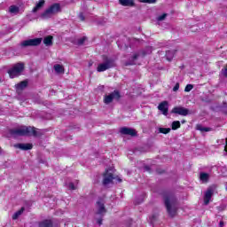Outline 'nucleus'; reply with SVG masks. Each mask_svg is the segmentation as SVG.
Returning a JSON list of instances; mask_svg holds the SVG:
<instances>
[{
  "instance_id": "nucleus-1",
  "label": "nucleus",
  "mask_w": 227,
  "mask_h": 227,
  "mask_svg": "<svg viewBox=\"0 0 227 227\" xmlns=\"http://www.w3.org/2000/svg\"><path fill=\"white\" fill-rule=\"evenodd\" d=\"M163 201L168 214L171 217H175V215H176V210H178V201L176 200V197H175V194L170 192L164 193Z\"/></svg>"
},
{
  "instance_id": "nucleus-2",
  "label": "nucleus",
  "mask_w": 227,
  "mask_h": 227,
  "mask_svg": "<svg viewBox=\"0 0 227 227\" xmlns=\"http://www.w3.org/2000/svg\"><path fill=\"white\" fill-rule=\"evenodd\" d=\"M9 134L12 137H20L22 136H34V137H40L42 136V133L36 131V129L35 127L26 126L21 128L12 129L9 130Z\"/></svg>"
},
{
  "instance_id": "nucleus-3",
  "label": "nucleus",
  "mask_w": 227,
  "mask_h": 227,
  "mask_svg": "<svg viewBox=\"0 0 227 227\" xmlns=\"http://www.w3.org/2000/svg\"><path fill=\"white\" fill-rule=\"evenodd\" d=\"M61 12V5L59 4H53L49 8H47L41 15L43 20H47L48 19H52L54 15Z\"/></svg>"
},
{
  "instance_id": "nucleus-4",
  "label": "nucleus",
  "mask_w": 227,
  "mask_h": 227,
  "mask_svg": "<svg viewBox=\"0 0 227 227\" xmlns=\"http://www.w3.org/2000/svg\"><path fill=\"white\" fill-rule=\"evenodd\" d=\"M116 65L114 64V59L108 58L107 56H103V63L98 64L97 67L98 72H106L109 68H114Z\"/></svg>"
},
{
  "instance_id": "nucleus-5",
  "label": "nucleus",
  "mask_w": 227,
  "mask_h": 227,
  "mask_svg": "<svg viewBox=\"0 0 227 227\" xmlns=\"http://www.w3.org/2000/svg\"><path fill=\"white\" fill-rule=\"evenodd\" d=\"M24 72V63L20 62L14 65L12 68L8 71V74L11 79H15V77H19Z\"/></svg>"
},
{
  "instance_id": "nucleus-6",
  "label": "nucleus",
  "mask_w": 227,
  "mask_h": 227,
  "mask_svg": "<svg viewBox=\"0 0 227 227\" xmlns=\"http://www.w3.org/2000/svg\"><path fill=\"white\" fill-rule=\"evenodd\" d=\"M121 98V95L120 94L119 90H114L109 95H106L104 98V103L106 105L111 104L114 100H120Z\"/></svg>"
},
{
  "instance_id": "nucleus-7",
  "label": "nucleus",
  "mask_w": 227,
  "mask_h": 227,
  "mask_svg": "<svg viewBox=\"0 0 227 227\" xmlns=\"http://www.w3.org/2000/svg\"><path fill=\"white\" fill-rule=\"evenodd\" d=\"M42 43V38L25 40L21 43V47H38Z\"/></svg>"
},
{
  "instance_id": "nucleus-8",
  "label": "nucleus",
  "mask_w": 227,
  "mask_h": 227,
  "mask_svg": "<svg viewBox=\"0 0 227 227\" xmlns=\"http://www.w3.org/2000/svg\"><path fill=\"white\" fill-rule=\"evenodd\" d=\"M96 215H100V217H104L106 214H107V209H106V206L102 200H98L96 203Z\"/></svg>"
},
{
  "instance_id": "nucleus-9",
  "label": "nucleus",
  "mask_w": 227,
  "mask_h": 227,
  "mask_svg": "<svg viewBox=\"0 0 227 227\" xmlns=\"http://www.w3.org/2000/svg\"><path fill=\"white\" fill-rule=\"evenodd\" d=\"M215 191V185H212L207 188L204 194V205H208V203H210V200H212Z\"/></svg>"
},
{
  "instance_id": "nucleus-10",
  "label": "nucleus",
  "mask_w": 227,
  "mask_h": 227,
  "mask_svg": "<svg viewBox=\"0 0 227 227\" xmlns=\"http://www.w3.org/2000/svg\"><path fill=\"white\" fill-rule=\"evenodd\" d=\"M174 114H179V116H187L191 114V110L184 106H176L172 109Z\"/></svg>"
},
{
  "instance_id": "nucleus-11",
  "label": "nucleus",
  "mask_w": 227,
  "mask_h": 227,
  "mask_svg": "<svg viewBox=\"0 0 227 227\" xmlns=\"http://www.w3.org/2000/svg\"><path fill=\"white\" fill-rule=\"evenodd\" d=\"M114 175L111 173V170H106L103 175V185H109V184H113V180H114Z\"/></svg>"
},
{
  "instance_id": "nucleus-12",
  "label": "nucleus",
  "mask_w": 227,
  "mask_h": 227,
  "mask_svg": "<svg viewBox=\"0 0 227 227\" xmlns=\"http://www.w3.org/2000/svg\"><path fill=\"white\" fill-rule=\"evenodd\" d=\"M120 132L123 136H131L132 137H134V136H137V134L136 132V129H130V128H128V127L121 128Z\"/></svg>"
},
{
  "instance_id": "nucleus-13",
  "label": "nucleus",
  "mask_w": 227,
  "mask_h": 227,
  "mask_svg": "<svg viewBox=\"0 0 227 227\" xmlns=\"http://www.w3.org/2000/svg\"><path fill=\"white\" fill-rule=\"evenodd\" d=\"M169 104L168 101H162L159 104L158 109L164 114V116H168V111H169Z\"/></svg>"
},
{
  "instance_id": "nucleus-14",
  "label": "nucleus",
  "mask_w": 227,
  "mask_h": 227,
  "mask_svg": "<svg viewBox=\"0 0 227 227\" xmlns=\"http://www.w3.org/2000/svg\"><path fill=\"white\" fill-rule=\"evenodd\" d=\"M43 6H45V0H39V2H37L35 4V6L33 8L32 13H36V12H40V10H42Z\"/></svg>"
},
{
  "instance_id": "nucleus-15",
  "label": "nucleus",
  "mask_w": 227,
  "mask_h": 227,
  "mask_svg": "<svg viewBox=\"0 0 227 227\" xmlns=\"http://www.w3.org/2000/svg\"><path fill=\"white\" fill-rule=\"evenodd\" d=\"M15 148H20V150H31L33 148V145L31 144H17Z\"/></svg>"
},
{
  "instance_id": "nucleus-16",
  "label": "nucleus",
  "mask_w": 227,
  "mask_h": 227,
  "mask_svg": "<svg viewBox=\"0 0 227 227\" xmlns=\"http://www.w3.org/2000/svg\"><path fill=\"white\" fill-rule=\"evenodd\" d=\"M200 180L202 184H207L210 180V175L208 173L201 172L200 174Z\"/></svg>"
},
{
  "instance_id": "nucleus-17",
  "label": "nucleus",
  "mask_w": 227,
  "mask_h": 227,
  "mask_svg": "<svg viewBox=\"0 0 227 227\" xmlns=\"http://www.w3.org/2000/svg\"><path fill=\"white\" fill-rule=\"evenodd\" d=\"M137 58H139V54H134L129 61L125 62V67L136 65V60L137 59Z\"/></svg>"
},
{
  "instance_id": "nucleus-18",
  "label": "nucleus",
  "mask_w": 227,
  "mask_h": 227,
  "mask_svg": "<svg viewBox=\"0 0 227 227\" xmlns=\"http://www.w3.org/2000/svg\"><path fill=\"white\" fill-rule=\"evenodd\" d=\"M53 70H55L56 74H65V67L60 64H55Z\"/></svg>"
},
{
  "instance_id": "nucleus-19",
  "label": "nucleus",
  "mask_w": 227,
  "mask_h": 227,
  "mask_svg": "<svg viewBox=\"0 0 227 227\" xmlns=\"http://www.w3.org/2000/svg\"><path fill=\"white\" fill-rule=\"evenodd\" d=\"M54 223L52 220H43L39 223V227H52Z\"/></svg>"
},
{
  "instance_id": "nucleus-20",
  "label": "nucleus",
  "mask_w": 227,
  "mask_h": 227,
  "mask_svg": "<svg viewBox=\"0 0 227 227\" xmlns=\"http://www.w3.org/2000/svg\"><path fill=\"white\" fill-rule=\"evenodd\" d=\"M121 6H134V0H119Z\"/></svg>"
},
{
  "instance_id": "nucleus-21",
  "label": "nucleus",
  "mask_w": 227,
  "mask_h": 227,
  "mask_svg": "<svg viewBox=\"0 0 227 227\" xmlns=\"http://www.w3.org/2000/svg\"><path fill=\"white\" fill-rule=\"evenodd\" d=\"M19 12H20V8H19L17 5H11L9 7V12H11L12 15H17Z\"/></svg>"
},
{
  "instance_id": "nucleus-22",
  "label": "nucleus",
  "mask_w": 227,
  "mask_h": 227,
  "mask_svg": "<svg viewBox=\"0 0 227 227\" xmlns=\"http://www.w3.org/2000/svg\"><path fill=\"white\" fill-rule=\"evenodd\" d=\"M52 40H53L52 35H48L44 37L43 39L44 45H46V47H51V45H52Z\"/></svg>"
},
{
  "instance_id": "nucleus-23",
  "label": "nucleus",
  "mask_w": 227,
  "mask_h": 227,
  "mask_svg": "<svg viewBox=\"0 0 227 227\" xmlns=\"http://www.w3.org/2000/svg\"><path fill=\"white\" fill-rule=\"evenodd\" d=\"M25 88H27V80L16 84V90H25Z\"/></svg>"
},
{
  "instance_id": "nucleus-24",
  "label": "nucleus",
  "mask_w": 227,
  "mask_h": 227,
  "mask_svg": "<svg viewBox=\"0 0 227 227\" xmlns=\"http://www.w3.org/2000/svg\"><path fill=\"white\" fill-rule=\"evenodd\" d=\"M26 210V208L21 207L19 211H17L16 213H14L12 215V220L13 221H17L18 217H20V215H22V214H24V211Z\"/></svg>"
},
{
  "instance_id": "nucleus-25",
  "label": "nucleus",
  "mask_w": 227,
  "mask_h": 227,
  "mask_svg": "<svg viewBox=\"0 0 227 227\" xmlns=\"http://www.w3.org/2000/svg\"><path fill=\"white\" fill-rule=\"evenodd\" d=\"M174 56H175L174 51H166V58H167L168 61H171V59H173Z\"/></svg>"
},
{
  "instance_id": "nucleus-26",
  "label": "nucleus",
  "mask_w": 227,
  "mask_h": 227,
  "mask_svg": "<svg viewBox=\"0 0 227 227\" xmlns=\"http://www.w3.org/2000/svg\"><path fill=\"white\" fill-rule=\"evenodd\" d=\"M197 130H200V132H210V128L202 127L201 124H198Z\"/></svg>"
},
{
  "instance_id": "nucleus-27",
  "label": "nucleus",
  "mask_w": 227,
  "mask_h": 227,
  "mask_svg": "<svg viewBox=\"0 0 227 227\" xmlns=\"http://www.w3.org/2000/svg\"><path fill=\"white\" fill-rule=\"evenodd\" d=\"M160 134H169L171 132L170 128H159Z\"/></svg>"
},
{
  "instance_id": "nucleus-28",
  "label": "nucleus",
  "mask_w": 227,
  "mask_h": 227,
  "mask_svg": "<svg viewBox=\"0 0 227 227\" xmlns=\"http://www.w3.org/2000/svg\"><path fill=\"white\" fill-rule=\"evenodd\" d=\"M177 129H180V122L178 121H174L172 122V130H176Z\"/></svg>"
},
{
  "instance_id": "nucleus-29",
  "label": "nucleus",
  "mask_w": 227,
  "mask_h": 227,
  "mask_svg": "<svg viewBox=\"0 0 227 227\" xmlns=\"http://www.w3.org/2000/svg\"><path fill=\"white\" fill-rule=\"evenodd\" d=\"M192 88H194V85H192V84H187V85L185 86V88H184V91H185L186 93H189V91H191V90H192Z\"/></svg>"
},
{
  "instance_id": "nucleus-30",
  "label": "nucleus",
  "mask_w": 227,
  "mask_h": 227,
  "mask_svg": "<svg viewBox=\"0 0 227 227\" xmlns=\"http://www.w3.org/2000/svg\"><path fill=\"white\" fill-rule=\"evenodd\" d=\"M140 3H147L148 4H153L157 3V0H140Z\"/></svg>"
},
{
  "instance_id": "nucleus-31",
  "label": "nucleus",
  "mask_w": 227,
  "mask_h": 227,
  "mask_svg": "<svg viewBox=\"0 0 227 227\" xmlns=\"http://www.w3.org/2000/svg\"><path fill=\"white\" fill-rule=\"evenodd\" d=\"M166 17H168V14H167V13H163L162 15H160V16H159V17L157 18V20H158L159 22H161V20H164L166 19Z\"/></svg>"
},
{
  "instance_id": "nucleus-32",
  "label": "nucleus",
  "mask_w": 227,
  "mask_h": 227,
  "mask_svg": "<svg viewBox=\"0 0 227 227\" xmlns=\"http://www.w3.org/2000/svg\"><path fill=\"white\" fill-rule=\"evenodd\" d=\"M84 42H86V37H82L80 39H78V45H83Z\"/></svg>"
},
{
  "instance_id": "nucleus-33",
  "label": "nucleus",
  "mask_w": 227,
  "mask_h": 227,
  "mask_svg": "<svg viewBox=\"0 0 227 227\" xmlns=\"http://www.w3.org/2000/svg\"><path fill=\"white\" fill-rule=\"evenodd\" d=\"M97 219V223L99 225V226H102V221H104V216H100L98 218H96Z\"/></svg>"
},
{
  "instance_id": "nucleus-34",
  "label": "nucleus",
  "mask_w": 227,
  "mask_h": 227,
  "mask_svg": "<svg viewBox=\"0 0 227 227\" xmlns=\"http://www.w3.org/2000/svg\"><path fill=\"white\" fill-rule=\"evenodd\" d=\"M78 17L80 20H82V22H84V20H86V18L84 17V14L82 12H80Z\"/></svg>"
},
{
  "instance_id": "nucleus-35",
  "label": "nucleus",
  "mask_w": 227,
  "mask_h": 227,
  "mask_svg": "<svg viewBox=\"0 0 227 227\" xmlns=\"http://www.w3.org/2000/svg\"><path fill=\"white\" fill-rule=\"evenodd\" d=\"M221 72L223 77H227V66L223 67Z\"/></svg>"
},
{
  "instance_id": "nucleus-36",
  "label": "nucleus",
  "mask_w": 227,
  "mask_h": 227,
  "mask_svg": "<svg viewBox=\"0 0 227 227\" xmlns=\"http://www.w3.org/2000/svg\"><path fill=\"white\" fill-rule=\"evenodd\" d=\"M178 90H180V83L176 82L173 88V91H177Z\"/></svg>"
},
{
  "instance_id": "nucleus-37",
  "label": "nucleus",
  "mask_w": 227,
  "mask_h": 227,
  "mask_svg": "<svg viewBox=\"0 0 227 227\" xmlns=\"http://www.w3.org/2000/svg\"><path fill=\"white\" fill-rule=\"evenodd\" d=\"M68 188L71 190V191H75V184H74V183H70L69 185H68Z\"/></svg>"
},
{
  "instance_id": "nucleus-38",
  "label": "nucleus",
  "mask_w": 227,
  "mask_h": 227,
  "mask_svg": "<svg viewBox=\"0 0 227 227\" xmlns=\"http://www.w3.org/2000/svg\"><path fill=\"white\" fill-rule=\"evenodd\" d=\"M150 219H151V223H153V221H155V219H157V215H153Z\"/></svg>"
},
{
  "instance_id": "nucleus-39",
  "label": "nucleus",
  "mask_w": 227,
  "mask_h": 227,
  "mask_svg": "<svg viewBox=\"0 0 227 227\" xmlns=\"http://www.w3.org/2000/svg\"><path fill=\"white\" fill-rule=\"evenodd\" d=\"M223 226H224V222L221 221V222L219 223V227H223Z\"/></svg>"
},
{
  "instance_id": "nucleus-40",
  "label": "nucleus",
  "mask_w": 227,
  "mask_h": 227,
  "mask_svg": "<svg viewBox=\"0 0 227 227\" xmlns=\"http://www.w3.org/2000/svg\"><path fill=\"white\" fill-rule=\"evenodd\" d=\"M145 171H150V167L146 166L145 167Z\"/></svg>"
},
{
  "instance_id": "nucleus-41",
  "label": "nucleus",
  "mask_w": 227,
  "mask_h": 227,
  "mask_svg": "<svg viewBox=\"0 0 227 227\" xmlns=\"http://www.w3.org/2000/svg\"><path fill=\"white\" fill-rule=\"evenodd\" d=\"M92 66H93V62H90L89 67H92Z\"/></svg>"
},
{
  "instance_id": "nucleus-42",
  "label": "nucleus",
  "mask_w": 227,
  "mask_h": 227,
  "mask_svg": "<svg viewBox=\"0 0 227 227\" xmlns=\"http://www.w3.org/2000/svg\"><path fill=\"white\" fill-rule=\"evenodd\" d=\"M181 123H185V120L181 121Z\"/></svg>"
},
{
  "instance_id": "nucleus-43",
  "label": "nucleus",
  "mask_w": 227,
  "mask_h": 227,
  "mask_svg": "<svg viewBox=\"0 0 227 227\" xmlns=\"http://www.w3.org/2000/svg\"><path fill=\"white\" fill-rule=\"evenodd\" d=\"M118 182H121V178H117Z\"/></svg>"
},
{
  "instance_id": "nucleus-44",
  "label": "nucleus",
  "mask_w": 227,
  "mask_h": 227,
  "mask_svg": "<svg viewBox=\"0 0 227 227\" xmlns=\"http://www.w3.org/2000/svg\"><path fill=\"white\" fill-rule=\"evenodd\" d=\"M0 153H1V147H0Z\"/></svg>"
}]
</instances>
